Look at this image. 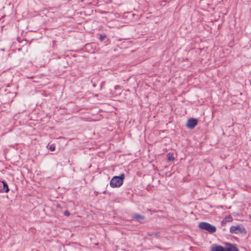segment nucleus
<instances>
[{"label":"nucleus","mask_w":251,"mask_h":251,"mask_svg":"<svg viewBox=\"0 0 251 251\" xmlns=\"http://www.w3.org/2000/svg\"><path fill=\"white\" fill-rule=\"evenodd\" d=\"M125 178L124 174H121L120 176H114L110 180V186L112 188L120 187L123 184Z\"/></svg>","instance_id":"f257e3e1"},{"label":"nucleus","mask_w":251,"mask_h":251,"mask_svg":"<svg viewBox=\"0 0 251 251\" xmlns=\"http://www.w3.org/2000/svg\"><path fill=\"white\" fill-rule=\"evenodd\" d=\"M199 227L202 230H205L210 233H214L216 231V227L211 224L206 222H201L199 224Z\"/></svg>","instance_id":"f03ea898"},{"label":"nucleus","mask_w":251,"mask_h":251,"mask_svg":"<svg viewBox=\"0 0 251 251\" xmlns=\"http://www.w3.org/2000/svg\"><path fill=\"white\" fill-rule=\"evenodd\" d=\"M198 122L197 119L191 118L188 119L186 126L190 129H193L197 125Z\"/></svg>","instance_id":"7ed1b4c3"},{"label":"nucleus","mask_w":251,"mask_h":251,"mask_svg":"<svg viewBox=\"0 0 251 251\" xmlns=\"http://www.w3.org/2000/svg\"><path fill=\"white\" fill-rule=\"evenodd\" d=\"M226 245L227 247L224 248V251H239L238 248L234 245L230 243H227Z\"/></svg>","instance_id":"20e7f679"},{"label":"nucleus","mask_w":251,"mask_h":251,"mask_svg":"<svg viewBox=\"0 0 251 251\" xmlns=\"http://www.w3.org/2000/svg\"><path fill=\"white\" fill-rule=\"evenodd\" d=\"M230 232L232 233L237 234L241 232V229L239 226H232L230 228Z\"/></svg>","instance_id":"39448f33"},{"label":"nucleus","mask_w":251,"mask_h":251,"mask_svg":"<svg viewBox=\"0 0 251 251\" xmlns=\"http://www.w3.org/2000/svg\"><path fill=\"white\" fill-rule=\"evenodd\" d=\"M132 218L136 221L140 222L145 219V216L139 215L137 213H134L132 215Z\"/></svg>","instance_id":"423d86ee"},{"label":"nucleus","mask_w":251,"mask_h":251,"mask_svg":"<svg viewBox=\"0 0 251 251\" xmlns=\"http://www.w3.org/2000/svg\"><path fill=\"white\" fill-rule=\"evenodd\" d=\"M1 182L3 184V189L0 190L1 192L7 193L9 191L8 185L5 180H2Z\"/></svg>","instance_id":"0eeeda50"},{"label":"nucleus","mask_w":251,"mask_h":251,"mask_svg":"<svg viewBox=\"0 0 251 251\" xmlns=\"http://www.w3.org/2000/svg\"><path fill=\"white\" fill-rule=\"evenodd\" d=\"M225 251L224 247L219 245V246L213 247L211 248V250L210 251Z\"/></svg>","instance_id":"6e6552de"},{"label":"nucleus","mask_w":251,"mask_h":251,"mask_svg":"<svg viewBox=\"0 0 251 251\" xmlns=\"http://www.w3.org/2000/svg\"><path fill=\"white\" fill-rule=\"evenodd\" d=\"M47 148L49 149V150H50V151H54L55 149V146L54 144H49L48 146H47Z\"/></svg>","instance_id":"1a4fd4ad"},{"label":"nucleus","mask_w":251,"mask_h":251,"mask_svg":"<svg viewBox=\"0 0 251 251\" xmlns=\"http://www.w3.org/2000/svg\"><path fill=\"white\" fill-rule=\"evenodd\" d=\"M224 221L227 222H231L233 220L232 217L230 215H228L226 216L224 219Z\"/></svg>","instance_id":"9d476101"},{"label":"nucleus","mask_w":251,"mask_h":251,"mask_svg":"<svg viewBox=\"0 0 251 251\" xmlns=\"http://www.w3.org/2000/svg\"><path fill=\"white\" fill-rule=\"evenodd\" d=\"M175 159V158L173 154L168 153L167 154V160L168 161H171Z\"/></svg>","instance_id":"9b49d317"},{"label":"nucleus","mask_w":251,"mask_h":251,"mask_svg":"<svg viewBox=\"0 0 251 251\" xmlns=\"http://www.w3.org/2000/svg\"><path fill=\"white\" fill-rule=\"evenodd\" d=\"M106 38V36L105 34H103V35H100V37L99 38L100 40L101 41H103L105 38Z\"/></svg>","instance_id":"f8f14e48"},{"label":"nucleus","mask_w":251,"mask_h":251,"mask_svg":"<svg viewBox=\"0 0 251 251\" xmlns=\"http://www.w3.org/2000/svg\"><path fill=\"white\" fill-rule=\"evenodd\" d=\"M64 215L66 216H69L70 214L68 211L66 210L64 212Z\"/></svg>","instance_id":"ddd939ff"},{"label":"nucleus","mask_w":251,"mask_h":251,"mask_svg":"<svg viewBox=\"0 0 251 251\" xmlns=\"http://www.w3.org/2000/svg\"><path fill=\"white\" fill-rule=\"evenodd\" d=\"M226 222L224 221V219L223 220V221L221 222V225L222 226H225L226 224Z\"/></svg>","instance_id":"4468645a"},{"label":"nucleus","mask_w":251,"mask_h":251,"mask_svg":"<svg viewBox=\"0 0 251 251\" xmlns=\"http://www.w3.org/2000/svg\"><path fill=\"white\" fill-rule=\"evenodd\" d=\"M153 235V233H149V235L152 236Z\"/></svg>","instance_id":"2eb2a0df"}]
</instances>
